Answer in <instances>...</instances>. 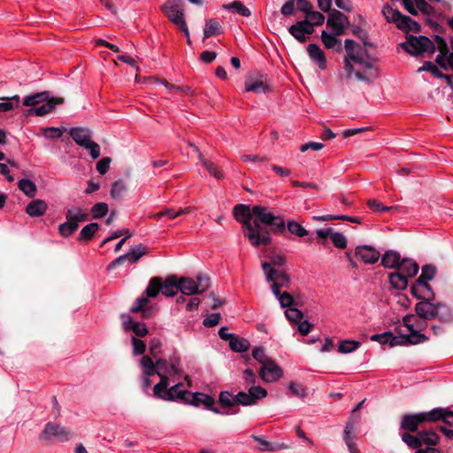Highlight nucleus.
Returning a JSON list of instances; mask_svg holds the SVG:
<instances>
[{
	"mask_svg": "<svg viewBox=\"0 0 453 453\" xmlns=\"http://www.w3.org/2000/svg\"><path fill=\"white\" fill-rule=\"evenodd\" d=\"M288 391L291 393L292 395L304 398L308 395L307 388L301 383L296 382V381H290L288 384Z\"/></svg>",
	"mask_w": 453,
	"mask_h": 453,
	"instance_id": "de8ad7c7",
	"label": "nucleus"
},
{
	"mask_svg": "<svg viewBox=\"0 0 453 453\" xmlns=\"http://www.w3.org/2000/svg\"><path fill=\"white\" fill-rule=\"evenodd\" d=\"M161 9L167 18L176 25L185 35H188V26L184 19L183 13V0H167Z\"/></svg>",
	"mask_w": 453,
	"mask_h": 453,
	"instance_id": "6e6552de",
	"label": "nucleus"
},
{
	"mask_svg": "<svg viewBox=\"0 0 453 453\" xmlns=\"http://www.w3.org/2000/svg\"><path fill=\"white\" fill-rule=\"evenodd\" d=\"M267 396V390L261 386L250 387L248 392L240 391L235 395L228 391L219 394V403L223 407H232L238 403L242 406H252Z\"/></svg>",
	"mask_w": 453,
	"mask_h": 453,
	"instance_id": "20e7f679",
	"label": "nucleus"
},
{
	"mask_svg": "<svg viewBox=\"0 0 453 453\" xmlns=\"http://www.w3.org/2000/svg\"><path fill=\"white\" fill-rule=\"evenodd\" d=\"M179 291L177 278L173 275L169 276L163 280L161 279V292L167 297L174 296Z\"/></svg>",
	"mask_w": 453,
	"mask_h": 453,
	"instance_id": "a878e982",
	"label": "nucleus"
},
{
	"mask_svg": "<svg viewBox=\"0 0 453 453\" xmlns=\"http://www.w3.org/2000/svg\"><path fill=\"white\" fill-rule=\"evenodd\" d=\"M18 187L28 197H34L36 195V185L31 180L21 179L18 183Z\"/></svg>",
	"mask_w": 453,
	"mask_h": 453,
	"instance_id": "79ce46f5",
	"label": "nucleus"
},
{
	"mask_svg": "<svg viewBox=\"0 0 453 453\" xmlns=\"http://www.w3.org/2000/svg\"><path fill=\"white\" fill-rule=\"evenodd\" d=\"M288 229L291 234L297 237H303L308 234V231L295 220L288 222Z\"/></svg>",
	"mask_w": 453,
	"mask_h": 453,
	"instance_id": "3c124183",
	"label": "nucleus"
},
{
	"mask_svg": "<svg viewBox=\"0 0 453 453\" xmlns=\"http://www.w3.org/2000/svg\"><path fill=\"white\" fill-rule=\"evenodd\" d=\"M431 421L441 420L445 424L453 426V411L448 408H434L430 411Z\"/></svg>",
	"mask_w": 453,
	"mask_h": 453,
	"instance_id": "5701e85b",
	"label": "nucleus"
},
{
	"mask_svg": "<svg viewBox=\"0 0 453 453\" xmlns=\"http://www.w3.org/2000/svg\"><path fill=\"white\" fill-rule=\"evenodd\" d=\"M339 35L334 34V32L328 33L326 31H322L321 33V40L326 49H333L336 52L342 51V44L339 39L337 38Z\"/></svg>",
	"mask_w": 453,
	"mask_h": 453,
	"instance_id": "c85d7f7f",
	"label": "nucleus"
},
{
	"mask_svg": "<svg viewBox=\"0 0 453 453\" xmlns=\"http://www.w3.org/2000/svg\"><path fill=\"white\" fill-rule=\"evenodd\" d=\"M382 13L389 22H395L397 18H400V12L396 9H393L390 5L387 4L382 9Z\"/></svg>",
	"mask_w": 453,
	"mask_h": 453,
	"instance_id": "0e129e2a",
	"label": "nucleus"
},
{
	"mask_svg": "<svg viewBox=\"0 0 453 453\" xmlns=\"http://www.w3.org/2000/svg\"><path fill=\"white\" fill-rule=\"evenodd\" d=\"M436 270L435 267L431 265H426L422 267V272L418 280H431L435 275Z\"/></svg>",
	"mask_w": 453,
	"mask_h": 453,
	"instance_id": "774afa93",
	"label": "nucleus"
},
{
	"mask_svg": "<svg viewBox=\"0 0 453 453\" xmlns=\"http://www.w3.org/2000/svg\"><path fill=\"white\" fill-rule=\"evenodd\" d=\"M283 375L281 368L271 359L261 365L259 370L260 378L265 382H273Z\"/></svg>",
	"mask_w": 453,
	"mask_h": 453,
	"instance_id": "4468645a",
	"label": "nucleus"
},
{
	"mask_svg": "<svg viewBox=\"0 0 453 453\" xmlns=\"http://www.w3.org/2000/svg\"><path fill=\"white\" fill-rule=\"evenodd\" d=\"M245 90L257 94H265L269 90V87L261 80H249L245 82Z\"/></svg>",
	"mask_w": 453,
	"mask_h": 453,
	"instance_id": "c9c22d12",
	"label": "nucleus"
},
{
	"mask_svg": "<svg viewBox=\"0 0 453 453\" xmlns=\"http://www.w3.org/2000/svg\"><path fill=\"white\" fill-rule=\"evenodd\" d=\"M252 357L259 363L264 365L267 361L271 360L272 358L267 357L265 354V350L263 347L257 346L255 347L252 349Z\"/></svg>",
	"mask_w": 453,
	"mask_h": 453,
	"instance_id": "680f3d73",
	"label": "nucleus"
},
{
	"mask_svg": "<svg viewBox=\"0 0 453 453\" xmlns=\"http://www.w3.org/2000/svg\"><path fill=\"white\" fill-rule=\"evenodd\" d=\"M436 303H433L430 300H422L415 306L417 315L423 319H435Z\"/></svg>",
	"mask_w": 453,
	"mask_h": 453,
	"instance_id": "412c9836",
	"label": "nucleus"
},
{
	"mask_svg": "<svg viewBox=\"0 0 453 453\" xmlns=\"http://www.w3.org/2000/svg\"><path fill=\"white\" fill-rule=\"evenodd\" d=\"M69 431L62 426L60 424L49 422L46 424L44 430L40 435L41 440L55 439L58 441H65L69 440Z\"/></svg>",
	"mask_w": 453,
	"mask_h": 453,
	"instance_id": "9b49d317",
	"label": "nucleus"
},
{
	"mask_svg": "<svg viewBox=\"0 0 453 453\" xmlns=\"http://www.w3.org/2000/svg\"><path fill=\"white\" fill-rule=\"evenodd\" d=\"M425 422H432L430 411L411 414H404L402 417L400 427L409 432H416L418 426Z\"/></svg>",
	"mask_w": 453,
	"mask_h": 453,
	"instance_id": "9d476101",
	"label": "nucleus"
},
{
	"mask_svg": "<svg viewBox=\"0 0 453 453\" xmlns=\"http://www.w3.org/2000/svg\"><path fill=\"white\" fill-rule=\"evenodd\" d=\"M64 99L61 97H48L44 103L38 107L32 108L28 111L29 114H35L36 116H44L53 111L57 104H62Z\"/></svg>",
	"mask_w": 453,
	"mask_h": 453,
	"instance_id": "aec40b11",
	"label": "nucleus"
},
{
	"mask_svg": "<svg viewBox=\"0 0 453 453\" xmlns=\"http://www.w3.org/2000/svg\"><path fill=\"white\" fill-rule=\"evenodd\" d=\"M41 131L42 135L47 139H58L63 134L62 129L55 127H43Z\"/></svg>",
	"mask_w": 453,
	"mask_h": 453,
	"instance_id": "bf43d9fd",
	"label": "nucleus"
},
{
	"mask_svg": "<svg viewBox=\"0 0 453 453\" xmlns=\"http://www.w3.org/2000/svg\"><path fill=\"white\" fill-rule=\"evenodd\" d=\"M400 254L394 250H388L381 257V265L386 268H397L401 263Z\"/></svg>",
	"mask_w": 453,
	"mask_h": 453,
	"instance_id": "c756f323",
	"label": "nucleus"
},
{
	"mask_svg": "<svg viewBox=\"0 0 453 453\" xmlns=\"http://www.w3.org/2000/svg\"><path fill=\"white\" fill-rule=\"evenodd\" d=\"M344 70L347 76L350 77L355 74L358 81L366 83L378 76L377 70L374 68L367 50L353 40H345Z\"/></svg>",
	"mask_w": 453,
	"mask_h": 453,
	"instance_id": "7ed1b4c3",
	"label": "nucleus"
},
{
	"mask_svg": "<svg viewBox=\"0 0 453 453\" xmlns=\"http://www.w3.org/2000/svg\"><path fill=\"white\" fill-rule=\"evenodd\" d=\"M274 296L278 299L281 308L288 307L289 309L293 305L297 304L294 299V296L288 292L281 293V291H279V294L274 295Z\"/></svg>",
	"mask_w": 453,
	"mask_h": 453,
	"instance_id": "09e8293b",
	"label": "nucleus"
},
{
	"mask_svg": "<svg viewBox=\"0 0 453 453\" xmlns=\"http://www.w3.org/2000/svg\"><path fill=\"white\" fill-rule=\"evenodd\" d=\"M147 251V249L142 244H138L130 249L129 252L121 255L119 257L111 261L108 265V270L114 269L118 265L125 261H128L131 264L136 263Z\"/></svg>",
	"mask_w": 453,
	"mask_h": 453,
	"instance_id": "f8f14e48",
	"label": "nucleus"
},
{
	"mask_svg": "<svg viewBox=\"0 0 453 453\" xmlns=\"http://www.w3.org/2000/svg\"><path fill=\"white\" fill-rule=\"evenodd\" d=\"M178 285L179 291H180L183 295H198L197 288L196 287V280L191 278H181L180 280H178Z\"/></svg>",
	"mask_w": 453,
	"mask_h": 453,
	"instance_id": "2f4dec72",
	"label": "nucleus"
},
{
	"mask_svg": "<svg viewBox=\"0 0 453 453\" xmlns=\"http://www.w3.org/2000/svg\"><path fill=\"white\" fill-rule=\"evenodd\" d=\"M367 204H368L369 208H371L374 212L388 211V212L395 213L401 210V207L399 205L385 206L377 199L368 200Z\"/></svg>",
	"mask_w": 453,
	"mask_h": 453,
	"instance_id": "58836bf2",
	"label": "nucleus"
},
{
	"mask_svg": "<svg viewBox=\"0 0 453 453\" xmlns=\"http://www.w3.org/2000/svg\"><path fill=\"white\" fill-rule=\"evenodd\" d=\"M47 203L41 199H35L30 202L26 208V212L33 218L44 215L47 211Z\"/></svg>",
	"mask_w": 453,
	"mask_h": 453,
	"instance_id": "bb28decb",
	"label": "nucleus"
},
{
	"mask_svg": "<svg viewBox=\"0 0 453 453\" xmlns=\"http://www.w3.org/2000/svg\"><path fill=\"white\" fill-rule=\"evenodd\" d=\"M354 422L349 420L346 423L344 433H343V441L346 444L355 441L356 435L354 434Z\"/></svg>",
	"mask_w": 453,
	"mask_h": 453,
	"instance_id": "052dcab7",
	"label": "nucleus"
},
{
	"mask_svg": "<svg viewBox=\"0 0 453 453\" xmlns=\"http://www.w3.org/2000/svg\"><path fill=\"white\" fill-rule=\"evenodd\" d=\"M285 316L288 320L294 324H298L303 318V312L295 307L286 310Z\"/></svg>",
	"mask_w": 453,
	"mask_h": 453,
	"instance_id": "5fc2aeb1",
	"label": "nucleus"
},
{
	"mask_svg": "<svg viewBox=\"0 0 453 453\" xmlns=\"http://www.w3.org/2000/svg\"><path fill=\"white\" fill-rule=\"evenodd\" d=\"M400 46L411 55L434 53L435 50L434 42L424 35H409L405 42L400 43Z\"/></svg>",
	"mask_w": 453,
	"mask_h": 453,
	"instance_id": "0eeeda50",
	"label": "nucleus"
},
{
	"mask_svg": "<svg viewBox=\"0 0 453 453\" xmlns=\"http://www.w3.org/2000/svg\"><path fill=\"white\" fill-rule=\"evenodd\" d=\"M229 345L235 352H244L249 349L250 342L246 339L234 336L229 342Z\"/></svg>",
	"mask_w": 453,
	"mask_h": 453,
	"instance_id": "49530a36",
	"label": "nucleus"
},
{
	"mask_svg": "<svg viewBox=\"0 0 453 453\" xmlns=\"http://www.w3.org/2000/svg\"><path fill=\"white\" fill-rule=\"evenodd\" d=\"M418 265L415 261L405 258L401 261L397 270L408 278H412L418 273Z\"/></svg>",
	"mask_w": 453,
	"mask_h": 453,
	"instance_id": "7c9ffc66",
	"label": "nucleus"
},
{
	"mask_svg": "<svg viewBox=\"0 0 453 453\" xmlns=\"http://www.w3.org/2000/svg\"><path fill=\"white\" fill-rule=\"evenodd\" d=\"M189 146L198 153V157L201 162V164L203 165V167L209 172V173L213 176L214 178L218 180H221L224 178L223 173L218 169L216 165L203 157L202 153L199 151L198 148L194 144H189Z\"/></svg>",
	"mask_w": 453,
	"mask_h": 453,
	"instance_id": "393cba45",
	"label": "nucleus"
},
{
	"mask_svg": "<svg viewBox=\"0 0 453 453\" xmlns=\"http://www.w3.org/2000/svg\"><path fill=\"white\" fill-rule=\"evenodd\" d=\"M191 403L196 406L203 404L208 409L214 405L215 401L212 396L207 394L196 392L192 395Z\"/></svg>",
	"mask_w": 453,
	"mask_h": 453,
	"instance_id": "e433bc0d",
	"label": "nucleus"
},
{
	"mask_svg": "<svg viewBox=\"0 0 453 453\" xmlns=\"http://www.w3.org/2000/svg\"><path fill=\"white\" fill-rule=\"evenodd\" d=\"M127 187L123 180H117L112 183L111 188V196L113 198H118L126 191Z\"/></svg>",
	"mask_w": 453,
	"mask_h": 453,
	"instance_id": "338daca9",
	"label": "nucleus"
},
{
	"mask_svg": "<svg viewBox=\"0 0 453 453\" xmlns=\"http://www.w3.org/2000/svg\"><path fill=\"white\" fill-rule=\"evenodd\" d=\"M401 437L403 441L405 442L411 449H416L417 450L420 449L421 442L419 440L418 433L416 435L404 433L401 435Z\"/></svg>",
	"mask_w": 453,
	"mask_h": 453,
	"instance_id": "8fccbe9b",
	"label": "nucleus"
},
{
	"mask_svg": "<svg viewBox=\"0 0 453 453\" xmlns=\"http://www.w3.org/2000/svg\"><path fill=\"white\" fill-rule=\"evenodd\" d=\"M428 340V337L422 334L418 330H411L408 331L405 334H400L398 336H394L391 339L390 345H403V344H418L425 342Z\"/></svg>",
	"mask_w": 453,
	"mask_h": 453,
	"instance_id": "ddd939ff",
	"label": "nucleus"
},
{
	"mask_svg": "<svg viewBox=\"0 0 453 453\" xmlns=\"http://www.w3.org/2000/svg\"><path fill=\"white\" fill-rule=\"evenodd\" d=\"M261 266L265 273L266 281L271 283V290L273 295L279 294L281 288L289 287L291 280L285 271L275 269L266 261L262 262Z\"/></svg>",
	"mask_w": 453,
	"mask_h": 453,
	"instance_id": "423d86ee",
	"label": "nucleus"
},
{
	"mask_svg": "<svg viewBox=\"0 0 453 453\" xmlns=\"http://www.w3.org/2000/svg\"><path fill=\"white\" fill-rule=\"evenodd\" d=\"M289 34L300 42H304L314 32V28L307 21H297L288 28Z\"/></svg>",
	"mask_w": 453,
	"mask_h": 453,
	"instance_id": "dca6fc26",
	"label": "nucleus"
},
{
	"mask_svg": "<svg viewBox=\"0 0 453 453\" xmlns=\"http://www.w3.org/2000/svg\"><path fill=\"white\" fill-rule=\"evenodd\" d=\"M161 362H169V360L165 358H158L156 362L152 360V358L147 355H144L140 361L141 367L142 369V389L148 390L151 386V380L150 379V376L157 374V370L159 369V364Z\"/></svg>",
	"mask_w": 453,
	"mask_h": 453,
	"instance_id": "1a4fd4ad",
	"label": "nucleus"
},
{
	"mask_svg": "<svg viewBox=\"0 0 453 453\" xmlns=\"http://www.w3.org/2000/svg\"><path fill=\"white\" fill-rule=\"evenodd\" d=\"M419 440L421 442V446L426 444V447H433L436 445L439 441L438 434L432 430H426L418 432Z\"/></svg>",
	"mask_w": 453,
	"mask_h": 453,
	"instance_id": "ea45409f",
	"label": "nucleus"
},
{
	"mask_svg": "<svg viewBox=\"0 0 453 453\" xmlns=\"http://www.w3.org/2000/svg\"><path fill=\"white\" fill-rule=\"evenodd\" d=\"M181 212L182 211H176L173 208H166L163 211H160L158 212L152 214L151 218L154 219H157V220L160 219L162 217H166L170 219H175V218L180 216Z\"/></svg>",
	"mask_w": 453,
	"mask_h": 453,
	"instance_id": "6e6d98bb",
	"label": "nucleus"
},
{
	"mask_svg": "<svg viewBox=\"0 0 453 453\" xmlns=\"http://www.w3.org/2000/svg\"><path fill=\"white\" fill-rule=\"evenodd\" d=\"M390 285L395 289H405L408 286V277L402 273L399 270L390 273L388 276Z\"/></svg>",
	"mask_w": 453,
	"mask_h": 453,
	"instance_id": "72a5a7b5",
	"label": "nucleus"
},
{
	"mask_svg": "<svg viewBox=\"0 0 453 453\" xmlns=\"http://www.w3.org/2000/svg\"><path fill=\"white\" fill-rule=\"evenodd\" d=\"M211 286L210 278L206 275L200 274L197 275L196 280V287L197 288V293L202 294L206 291Z\"/></svg>",
	"mask_w": 453,
	"mask_h": 453,
	"instance_id": "4d7b16f0",
	"label": "nucleus"
},
{
	"mask_svg": "<svg viewBox=\"0 0 453 453\" xmlns=\"http://www.w3.org/2000/svg\"><path fill=\"white\" fill-rule=\"evenodd\" d=\"M122 326L125 331H133L136 336L143 337L148 334V329L144 323L135 322L128 315L122 316Z\"/></svg>",
	"mask_w": 453,
	"mask_h": 453,
	"instance_id": "6ab92c4d",
	"label": "nucleus"
},
{
	"mask_svg": "<svg viewBox=\"0 0 453 453\" xmlns=\"http://www.w3.org/2000/svg\"><path fill=\"white\" fill-rule=\"evenodd\" d=\"M435 319L442 323L453 322V311L445 303H437L435 309Z\"/></svg>",
	"mask_w": 453,
	"mask_h": 453,
	"instance_id": "cd10ccee",
	"label": "nucleus"
},
{
	"mask_svg": "<svg viewBox=\"0 0 453 453\" xmlns=\"http://www.w3.org/2000/svg\"><path fill=\"white\" fill-rule=\"evenodd\" d=\"M361 345V342L355 340H343L338 344V351L342 354H349L357 350Z\"/></svg>",
	"mask_w": 453,
	"mask_h": 453,
	"instance_id": "37998d69",
	"label": "nucleus"
},
{
	"mask_svg": "<svg viewBox=\"0 0 453 453\" xmlns=\"http://www.w3.org/2000/svg\"><path fill=\"white\" fill-rule=\"evenodd\" d=\"M87 150L93 159H96L100 157L101 150L100 146L94 141L90 140L81 146Z\"/></svg>",
	"mask_w": 453,
	"mask_h": 453,
	"instance_id": "13d9d810",
	"label": "nucleus"
},
{
	"mask_svg": "<svg viewBox=\"0 0 453 453\" xmlns=\"http://www.w3.org/2000/svg\"><path fill=\"white\" fill-rule=\"evenodd\" d=\"M108 204L105 203H96L91 208V213L94 219H101L108 212Z\"/></svg>",
	"mask_w": 453,
	"mask_h": 453,
	"instance_id": "864d4df0",
	"label": "nucleus"
},
{
	"mask_svg": "<svg viewBox=\"0 0 453 453\" xmlns=\"http://www.w3.org/2000/svg\"><path fill=\"white\" fill-rule=\"evenodd\" d=\"M418 72H430L437 78H442V73L440 72L438 67L430 61L424 62L423 65L418 69Z\"/></svg>",
	"mask_w": 453,
	"mask_h": 453,
	"instance_id": "e2e57ef3",
	"label": "nucleus"
},
{
	"mask_svg": "<svg viewBox=\"0 0 453 453\" xmlns=\"http://www.w3.org/2000/svg\"><path fill=\"white\" fill-rule=\"evenodd\" d=\"M98 229L99 225L96 222H92L86 225L81 228L78 237V241L81 242L90 241L94 237L96 233L98 231Z\"/></svg>",
	"mask_w": 453,
	"mask_h": 453,
	"instance_id": "f704fd0d",
	"label": "nucleus"
},
{
	"mask_svg": "<svg viewBox=\"0 0 453 453\" xmlns=\"http://www.w3.org/2000/svg\"><path fill=\"white\" fill-rule=\"evenodd\" d=\"M325 17L322 13L319 12L311 11L306 15V19L304 21H307L311 24V27L314 28V26H321L324 23Z\"/></svg>",
	"mask_w": 453,
	"mask_h": 453,
	"instance_id": "603ef678",
	"label": "nucleus"
},
{
	"mask_svg": "<svg viewBox=\"0 0 453 453\" xmlns=\"http://www.w3.org/2000/svg\"><path fill=\"white\" fill-rule=\"evenodd\" d=\"M411 294L420 300H431L434 298V293L428 281L417 280L411 288Z\"/></svg>",
	"mask_w": 453,
	"mask_h": 453,
	"instance_id": "a211bd4d",
	"label": "nucleus"
},
{
	"mask_svg": "<svg viewBox=\"0 0 453 453\" xmlns=\"http://www.w3.org/2000/svg\"><path fill=\"white\" fill-rule=\"evenodd\" d=\"M222 8L224 10L237 12L242 17H250L251 15L250 10L240 1H234L230 4H225L222 5Z\"/></svg>",
	"mask_w": 453,
	"mask_h": 453,
	"instance_id": "4c0bfd02",
	"label": "nucleus"
},
{
	"mask_svg": "<svg viewBox=\"0 0 453 453\" xmlns=\"http://www.w3.org/2000/svg\"><path fill=\"white\" fill-rule=\"evenodd\" d=\"M148 298L149 297H144V296H142V297H139L136 299L135 303L133 304V306L131 307L130 311L134 313H136V312H140L142 311V317L143 318H149L150 315V311L149 310H144L143 307L148 303Z\"/></svg>",
	"mask_w": 453,
	"mask_h": 453,
	"instance_id": "a18cd8bd",
	"label": "nucleus"
},
{
	"mask_svg": "<svg viewBox=\"0 0 453 453\" xmlns=\"http://www.w3.org/2000/svg\"><path fill=\"white\" fill-rule=\"evenodd\" d=\"M89 219V213L81 206H72L65 211V222L58 226V232L61 236L67 238L75 233L81 223Z\"/></svg>",
	"mask_w": 453,
	"mask_h": 453,
	"instance_id": "39448f33",
	"label": "nucleus"
},
{
	"mask_svg": "<svg viewBox=\"0 0 453 453\" xmlns=\"http://www.w3.org/2000/svg\"><path fill=\"white\" fill-rule=\"evenodd\" d=\"M355 256L366 265H373L380 259V253L370 245H360L356 248Z\"/></svg>",
	"mask_w": 453,
	"mask_h": 453,
	"instance_id": "2eb2a0df",
	"label": "nucleus"
},
{
	"mask_svg": "<svg viewBox=\"0 0 453 453\" xmlns=\"http://www.w3.org/2000/svg\"><path fill=\"white\" fill-rule=\"evenodd\" d=\"M49 97V92L44 91L41 93H35L26 96L23 99V104L26 106H35L41 103H44Z\"/></svg>",
	"mask_w": 453,
	"mask_h": 453,
	"instance_id": "a19ab883",
	"label": "nucleus"
},
{
	"mask_svg": "<svg viewBox=\"0 0 453 453\" xmlns=\"http://www.w3.org/2000/svg\"><path fill=\"white\" fill-rule=\"evenodd\" d=\"M347 18L339 11L334 10L326 20L327 27H330L336 35H342L345 29Z\"/></svg>",
	"mask_w": 453,
	"mask_h": 453,
	"instance_id": "f3484780",
	"label": "nucleus"
},
{
	"mask_svg": "<svg viewBox=\"0 0 453 453\" xmlns=\"http://www.w3.org/2000/svg\"><path fill=\"white\" fill-rule=\"evenodd\" d=\"M221 34V26L215 19H208L205 20L203 28V39H208L211 36Z\"/></svg>",
	"mask_w": 453,
	"mask_h": 453,
	"instance_id": "473e14b6",
	"label": "nucleus"
},
{
	"mask_svg": "<svg viewBox=\"0 0 453 453\" xmlns=\"http://www.w3.org/2000/svg\"><path fill=\"white\" fill-rule=\"evenodd\" d=\"M69 134L73 140L81 147L92 140V131L86 127H72Z\"/></svg>",
	"mask_w": 453,
	"mask_h": 453,
	"instance_id": "b1692460",
	"label": "nucleus"
},
{
	"mask_svg": "<svg viewBox=\"0 0 453 453\" xmlns=\"http://www.w3.org/2000/svg\"><path fill=\"white\" fill-rule=\"evenodd\" d=\"M160 381L153 388L155 397L166 402H182L189 392L183 388V383L177 382L169 387L171 382H175L183 376V371L180 365V359L173 357L169 362H161L157 370Z\"/></svg>",
	"mask_w": 453,
	"mask_h": 453,
	"instance_id": "f03ea898",
	"label": "nucleus"
},
{
	"mask_svg": "<svg viewBox=\"0 0 453 453\" xmlns=\"http://www.w3.org/2000/svg\"><path fill=\"white\" fill-rule=\"evenodd\" d=\"M234 216L244 226V234L250 244L257 247L271 242L269 232L261 226V223L271 226L273 230L283 233L286 224L280 216L273 215L266 207L253 206L250 211L245 204H237L234 208Z\"/></svg>",
	"mask_w": 453,
	"mask_h": 453,
	"instance_id": "f257e3e1",
	"label": "nucleus"
},
{
	"mask_svg": "<svg viewBox=\"0 0 453 453\" xmlns=\"http://www.w3.org/2000/svg\"><path fill=\"white\" fill-rule=\"evenodd\" d=\"M159 292H161V278L154 277L150 279L145 290L146 296L150 298H156Z\"/></svg>",
	"mask_w": 453,
	"mask_h": 453,
	"instance_id": "c03bdc74",
	"label": "nucleus"
},
{
	"mask_svg": "<svg viewBox=\"0 0 453 453\" xmlns=\"http://www.w3.org/2000/svg\"><path fill=\"white\" fill-rule=\"evenodd\" d=\"M330 239L336 248L345 249L347 246V239L342 233L333 231Z\"/></svg>",
	"mask_w": 453,
	"mask_h": 453,
	"instance_id": "69168bd1",
	"label": "nucleus"
},
{
	"mask_svg": "<svg viewBox=\"0 0 453 453\" xmlns=\"http://www.w3.org/2000/svg\"><path fill=\"white\" fill-rule=\"evenodd\" d=\"M307 52L311 61L316 64L321 70L326 68V59L323 50L315 43L307 46Z\"/></svg>",
	"mask_w": 453,
	"mask_h": 453,
	"instance_id": "4be33fe9",
	"label": "nucleus"
}]
</instances>
